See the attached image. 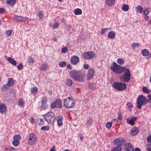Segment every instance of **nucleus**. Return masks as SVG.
<instances>
[{
  "mask_svg": "<svg viewBox=\"0 0 151 151\" xmlns=\"http://www.w3.org/2000/svg\"><path fill=\"white\" fill-rule=\"evenodd\" d=\"M142 91L143 92L147 93H149L151 91L150 90L148 89L146 87H142Z\"/></svg>",
  "mask_w": 151,
  "mask_h": 151,
  "instance_id": "nucleus-31",
  "label": "nucleus"
},
{
  "mask_svg": "<svg viewBox=\"0 0 151 151\" xmlns=\"http://www.w3.org/2000/svg\"><path fill=\"white\" fill-rule=\"evenodd\" d=\"M149 9H147L144 11L143 13L145 15H147L149 14Z\"/></svg>",
  "mask_w": 151,
  "mask_h": 151,
  "instance_id": "nucleus-54",
  "label": "nucleus"
},
{
  "mask_svg": "<svg viewBox=\"0 0 151 151\" xmlns=\"http://www.w3.org/2000/svg\"><path fill=\"white\" fill-rule=\"evenodd\" d=\"M129 9V6L127 4H124L122 6V9L125 12H127Z\"/></svg>",
  "mask_w": 151,
  "mask_h": 151,
  "instance_id": "nucleus-29",
  "label": "nucleus"
},
{
  "mask_svg": "<svg viewBox=\"0 0 151 151\" xmlns=\"http://www.w3.org/2000/svg\"><path fill=\"white\" fill-rule=\"evenodd\" d=\"M147 140L148 142H151V135H150L147 137Z\"/></svg>",
  "mask_w": 151,
  "mask_h": 151,
  "instance_id": "nucleus-53",
  "label": "nucleus"
},
{
  "mask_svg": "<svg viewBox=\"0 0 151 151\" xmlns=\"http://www.w3.org/2000/svg\"><path fill=\"white\" fill-rule=\"evenodd\" d=\"M115 0H105V2L106 5L109 6H111L114 5Z\"/></svg>",
  "mask_w": 151,
  "mask_h": 151,
  "instance_id": "nucleus-19",
  "label": "nucleus"
},
{
  "mask_svg": "<svg viewBox=\"0 0 151 151\" xmlns=\"http://www.w3.org/2000/svg\"><path fill=\"white\" fill-rule=\"evenodd\" d=\"M12 31L8 30L6 31V34H7L9 36H10L12 35Z\"/></svg>",
  "mask_w": 151,
  "mask_h": 151,
  "instance_id": "nucleus-55",
  "label": "nucleus"
},
{
  "mask_svg": "<svg viewBox=\"0 0 151 151\" xmlns=\"http://www.w3.org/2000/svg\"><path fill=\"white\" fill-rule=\"evenodd\" d=\"M57 124L59 126H61L62 125L63 123L62 121H57Z\"/></svg>",
  "mask_w": 151,
  "mask_h": 151,
  "instance_id": "nucleus-62",
  "label": "nucleus"
},
{
  "mask_svg": "<svg viewBox=\"0 0 151 151\" xmlns=\"http://www.w3.org/2000/svg\"><path fill=\"white\" fill-rule=\"evenodd\" d=\"M124 74L120 77L121 81L124 82H127L129 81L130 79V74L129 69L127 68L124 71Z\"/></svg>",
  "mask_w": 151,
  "mask_h": 151,
  "instance_id": "nucleus-6",
  "label": "nucleus"
},
{
  "mask_svg": "<svg viewBox=\"0 0 151 151\" xmlns=\"http://www.w3.org/2000/svg\"><path fill=\"white\" fill-rule=\"evenodd\" d=\"M146 148L148 151H151V143L147 145Z\"/></svg>",
  "mask_w": 151,
  "mask_h": 151,
  "instance_id": "nucleus-51",
  "label": "nucleus"
},
{
  "mask_svg": "<svg viewBox=\"0 0 151 151\" xmlns=\"http://www.w3.org/2000/svg\"><path fill=\"white\" fill-rule=\"evenodd\" d=\"M6 11V10L5 9L3 8H0V14H2L4 13Z\"/></svg>",
  "mask_w": 151,
  "mask_h": 151,
  "instance_id": "nucleus-58",
  "label": "nucleus"
},
{
  "mask_svg": "<svg viewBox=\"0 0 151 151\" xmlns=\"http://www.w3.org/2000/svg\"><path fill=\"white\" fill-rule=\"evenodd\" d=\"M6 109V107L4 104L2 103L0 105V112L2 114H5Z\"/></svg>",
  "mask_w": 151,
  "mask_h": 151,
  "instance_id": "nucleus-18",
  "label": "nucleus"
},
{
  "mask_svg": "<svg viewBox=\"0 0 151 151\" xmlns=\"http://www.w3.org/2000/svg\"><path fill=\"white\" fill-rule=\"evenodd\" d=\"M13 139L14 140H18L19 141L21 139V137L19 135L16 134L14 136Z\"/></svg>",
  "mask_w": 151,
  "mask_h": 151,
  "instance_id": "nucleus-34",
  "label": "nucleus"
},
{
  "mask_svg": "<svg viewBox=\"0 0 151 151\" xmlns=\"http://www.w3.org/2000/svg\"><path fill=\"white\" fill-rule=\"evenodd\" d=\"M112 86L119 91L124 90L126 88V84L121 82H114L112 84Z\"/></svg>",
  "mask_w": 151,
  "mask_h": 151,
  "instance_id": "nucleus-7",
  "label": "nucleus"
},
{
  "mask_svg": "<svg viewBox=\"0 0 151 151\" xmlns=\"http://www.w3.org/2000/svg\"><path fill=\"white\" fill-rule=\"evenodd\" d=\"M40 121L41 122L40 123L39 125L40 126H42L44 124V121L42 119H40Z\"/></svg>",
  "mask_w": 151,
  "mask_h": 151,
  "instance_id": "nucleus-64",
  "label": "nucleus"
},
{
  "mask_svg": "<svg viewBox=\"0 0 151 151\" xmlns=\"http://www.w3.org/2000/svg\"><path fill=\"white\" fill-rule=\"evenodd\" d=\"M117 62L119 65H122L124 64V60L122 58H118L117 60Z\"/></svg>",
  "mask_w": 151,
  "mask_h": 151,
  "instance_id": "nucleus-32",
  "label": "nucleus"
},
{
  "mask_svg": "<svg viewBox=\"0 0 151 151\" xmlns=\"http://www.w3.org/2000/svg\"><path fill=\"white\" fill-rule=\"evenodd\" d=\"M63 101L64 106L67 109L72 108L75 104L74 100L70 97H69L66 99H64Z\"/></svg>",
  "mask_w": 151,
  "mask_h": 151,
  "instance_id": "nucleus-2",
  "label": "nucleus"
},
{
  "mask_svg": "<svg viewBox=\"0 0 151 151\" xmlns=\"http://www.w3.org/2000/svg\"><path fill=\"white\" fill-rule=\"evenodd\" d=\"M61 52L63 53H66L68 51V48L66 47H63L61 49Z\"/></svg>",
  "mask_w": 151,
  "mask_h": 151,
  "instance_id": "nucleus-43",
  "label": "nucleus"
},
{
  "mask_svg": "<svg viewBox=\"0 0 151 151\" xmlns=\"http://www.w3.org/2000/svg\"><path fill=\"white\" fill-rule=\"evenodd\" d=\"M23 67V65L21 63L19 65H18L17 66V69L19 70H20L22 69Z\"/></svg>",
  "mask_w": 151,
  "mask_h": 151,
  "instance_id": "nucleus-48",
  "label": "nucleus"
},
{
  "mask_svg": "<svg viewBox=\"0 0 151 151\" xmlns=\"http://www.w3.org/2000/svg\"><path fill=\"white\" fill-rule=\"evenodd\" d=\"M38 15L39 16L40 18L42 19L43 18V13L42 11L39 12Z\"/></svg>",
  "mask_w": 151,
  "mask_h": 151,
  "instance_id": "nucleus-41",
  "label": "nucleus"
},
{
  "mask_svg": "<svg viewBox=\"0 0 151 151\" xmlns=\"http://www.w3.org/2000/svg\"><path fill=\"white\" fill-rule=\"evenodd\" d=\"M114 144L116 145L121 146L123 144L124 145L125 143H126V141L122 138H118L115 139L113 141Z\"/></svg>",
  "mask_w": 151,
  "mask_h": 151,
  "instance_id": "nucleus-10",
  "label": "nucleus"
},
{
  "mask_svg": "<svg viewBox=\"0 0 151 151\" xmlns=\"http://www.w3.org/2000/svg\"><path fill=\"white\" fill-rule=\"evenodd\" d=\"M38 91V89L37 87H34L32 88L31 93L34 94L35 93Z\"/></svg>",
  "mask_w": 151,
  "mask_h": 151,
  "instance_id": "nucleus-37",
  "label": "nucleus"
},
{
  "mask_svg": "<svg viewBox=\"0 0 151 151\" xmlns=\"http://www.w3.org/2000/svg\"><path fill=\"white\" fill-rule=\"evenodd\" d=\"M59 24L58 23H55L53 25V27L54 28H56L58 27Z\"/></svg>",
  "mask_w": 151,
  "mask_h": 151,
  "instance_id": "nucleus-57",
  "label": "nucleus"
},
{
  "mask_svg": "<svg viewBox=\"0 0 151 151\" xmlns=\"http://www.w3.org/2000/svg\"><path fill=\"white\" fill-rule=\"evenodd\" d=\"M94 70L93 68H91L88 70V73L87 74V76L89 79H91L94 76Z\"/></svg>",
  "mask_w": 151,
  "mask_h": 151,
  "instance_id": "nucleus-16",
  "label": "nucleus"
},
{
  "mask_svg": "<svg viewBox=\"0 0 151 151\" xmlns=\"http://www.w3.org/2000/svg\"><path fill=\"white\" fill-rule=\"evenodd\" d=\"M122 119V114L120 113L119 114L117 119V122H120Z\"/></svg>",
  "mask_w": 151,
  "mask_h": 151,
  "instance_id": "nucleus-39",
  "label": "nucleus"
},
{
  "mask_svg": "<svg viewBox=\"0 0 151 151\" xmlns=\"http://www.w3.org/2000/svg\"><path fill=\"white\" fill-rule=\"evenodd\" d=\"M83 67L85 69H87L89 67V65L88 64H84L83 66Z\"/></svg>",
  "mask_w": 151,
  "mask_h": 151,
  "instance_id": "nucleus-60",
  "label": "nucleus"
},
{
  "mask_svg": "<svg viewBox=\"0 0 151 151\" xmlns=\"http://www.w3.org/2000/svg\"><path fill=\"white\" fill-rule=\"evenodd\" d=\"M63 119V117L61 116H59L57 117V121H62V119Z\"/></svg>",
  "mask_w": 151,
  "mask_h": 151,
  "instance_id": "nucleus-59",
  "label": "nucleus"
},
{
  "mask_svg": "<svg viewBox=\"0 0 151 151\" xmlns=\"http://www.w3.org/2000/svg\"><path fill=\"white\" fill-rule=\"evenodd\" d=\"M28 62L30 64H32L34 62V60L31 57H29L28 59Z\"/></svg>",
  "mask_w": 151,
  "mask_h": 151,
  "instance_id": "nucleus-46",
  "label": "nucleus"
},
{
  "mask_svg": "<svg viewBox=\"0 0 151 151\" xmlns=\"http://www.w3.org/2000/svg\"><path fill=\"white\" fill-rule=\"evenodd\" d=\"M138 132V128L135 127L132 129L130 132V134L132 136H134L137 134Z\"/></svg>",
  "mask_w": 151,
  "mask_h": 151,
  "instance_id": "nucleus-20",
  "label": "nucleus"
},
{
  "mask_svg": "<svg viewBox=\"0 0 151 151\" xmlns=\"http://www.w3.org/2000/svg\"><path fill=\"white\" fill-rule=\"evenodd\" d=\"M7 60L11 64L15 66L17 65V62L11 57H8Z\"/></svg>",
  "mask_w": 151,
  "mask_h": 151,
  "instance_id": "nucleus-22",
  "label": "nucleus"
},
{
  "mask_svg": "<svg viewBox=\"0 0 151 151\" xmlns=\"http://www.w3.org/2000/svg\"><path fill=\"white\" fill-rule=\"evenodd\" d=\"M10 86L7 84L4 85L1 88V90L3 91H6Z\"/></svg>",
  "mask_w": 151,
  "mask_h": 151,
  "instance_id": "nucleus-30",
  "label": "nucleus"
},
{
  "mask_svg": "<svg viewBox=\"0 0 151 151\" xmlns=\"http://www.w3.org/2000/svg\"><path fill=\"white\" fill-rule=\"evenodd\" d=\"M115 34L113 31H111L108 35V37L111 39H114L115 37Z\"/></svg>",
  "mask_w": 151,
  "mask_h": 151,
  "instance_id": "nucleus-23",
  "label": "nucleus"
},
{
  "mask_svg": "<svg viewBox=\"0 0 151 151\" xmlns=\"http://www.w3.org/2000/svg\"><path fill=\"white\" fill-rule=\"evenodd\" d=\"M13 18L15 20L20 22H25L28 20V18L26 17L18 16L16 15H14Z\"/></svg>",
  "mask_w": 151,
  "mask_h": 151,
  "instance_id": "nucleus-12",
  "label": "nucleus"
},
{
  "mask_svg": "<svg viewBox=\"0 0 151 151\" xmlns=\"http://www.w3.org/2000/svg\"><path fill=\"white\" fill-rule=\"evenodd\" d=\"M122 147L121 146H117L113 148L111 151H122Z\"/></svg>",
  "mask_w": 151,
  "mask_h": 151,
  "instance_id": "nucleus-24",
  "label": "nucleus"
},
{
  "mask_svg": "<svg viewBox=\"0 0 151 151\" xmlns=\"http://www.w3.org/2000/svg\"><path fill=\"white\" fill-rule=\"evenodd\" d=\"M47 101V98L45 97H43L42 98V104H46Z\"/></svg>",
  "mask_w": 151,
  "mask_h": 151,
  "instance_id": "nucleus-44",
  "label": "nucleus"
},
{
  "mask_svg": "<svg viewBox=\"0 0 151 151\" xmlns=\"http://www.w3.org/2000/svg\"><path fill=\"white\" fill-rule=\"evenodd\" d=\"M41 108L43 109H46L48 108V106L46 104H42Z\"/></svg>",
  "mask_w": 151,
  "mask_h": 151,
  "instance_id": "nucleus-52",
  "label": "nucleus"
},
{
  "mask_svg": "<svg viewBox=\"0 0 151 151\" xmlns=\"http://www.w3.org/2000/svg\"><path fill=\"white\" fill-rule=\"evenodd\" d=\"M93 120L89 118L87 120V123L90 126L92 124Z\"/></svg>",
  "mask_w": 151,
  "mask_h": 151,
  "instance_id": "nucleus-45",
  "label": "nucleus"
},
{
  "mask_svg": "<svg viewBox=\"0 0 151 151\" xmlns=\"http://www.w3.org/2000/svg\"><path fill=\"white\" fill-rule=\"evenodd\" d=\"M112 122H108L106 124V128L109 129H110L112 125Z\"/></svg>",
  "mask_w": 151,
  "mask_h": 151,
  "instance_id": "nucleus-40",
  "label": "nucleus"
},
{
  "mask_svg": "<svg viewBox=\"0 0 151 151\" xmlns=\"http://www.w3.org/2000/svg\"><path fill=\"white\" fill-rule=\"evenodd\" d=\"M146 100L145 96L142 95H140L137 98V108L139 109H141L142 106L148 102V100Z\"/></svg>",
  "mask_w": 151,
  "mask_h": 151,
  "instance_id": "nucleus-4",
  "label": "nucleus"
},
{
  "mask_svg": "<svg viewBox=\"0 0 151 151\" xmlns=\"http://www.w3.org/2000/svg\"><path fill=\"white\" fill-rule=\"evenodd\" d=\"M24 104V102L22 99H20L18 102V105L20 107H23Z\"/></svg>",
  "mask_w": 151,
  "mask_h": 151,
  "instance_id": "nucleus-28",
  "label": "nucleus"
},
{
  "mask_svg": "<svg viewBox=\"0 0 151 151\" xmlns=\"http://www.w3.org/2000/svg\"><path fill=\"white\" fill-rule=\"evenodd\" d=\"M67 84L69 86H71L73 84V81L71 79H67L66 81Z\"/></svg>",
  "mask_w": 151,
  "mask_h": 151,
  "instance_id": "nucleus-38",
  "label": "nucleus"
},
{
  "mask_svg": "<svg viewBox=\"0 0 151 151\" xmlns=\"http://www.w3.org/2000/svg\"><path fill=\"white\" fill-rule=\"evenodd\" d=\"M109 29H110L109 28H108V29H107V28H104V29H101V34H102V35H103L105 32V30H107Z\"/></svg>",
  "mask_w": 151,
  "mask_h": 151,
  "instance_id": "nucleus-56",
  "label": "nucleus"
},
{
  "mask_svg": "<svg viewBox=\"0 0 151 151\" xmlns=\"http://www.w3.org/2000/svg\"><path fill=\"white\" fill-rule=\"evenodd\" d=\"M49 129V127L48 126H43L42 127L41 129L42 130L45 131V130H48Z\"/></svg>",
  "mask_w": 151,
  "mask_h": 151,
  "instance_id": "nucleus-42",
  "label": "nucleus"
},
{
  "mask_svg": "<svg viewBox=\"0 0 151 151\" xmlns=\"http://www.w3.org/2000/svg\"><path fill=\"white\" fill-rule=\"evenodd\" d=\"M126 106L129 109H132L133 107L131 103L128 102L126 104Z\"/></svg>",
  "mask_w": 151,
  "mask_h": 151,
  "instance_id": "nucleus-50",
  "label": "nucleus"
},
{
  "mask_svg": "<svg viewBox=\"0 0 151 151\" xmlns=\"http://www.w3.org/2000/svg\"><path fill=\"white\" fill-rule=\"evenodd\" d=\"M132 47L134 48H138L139 45L138 43H133L132 45Z\"/></svg>",
  "mask_w": 151,
  "mask_h": 151,
  "instance_id": "nucleus-47",
  "label": "nucleus"
},
{
  "mask_svg": "<svg viewBox=\"0 0 151 151\" xmlns=\"http://www.w3.org/2000/svg\"><path fill=\"white\" fill-rule=\"evenodd\" d=\"M12 144L15 146H17L19 144V141L18 140H14L12 142Z\"/></svg>",
  "mask_w": 151,
  "mask_h": 151,
  "instance_id": "nucleus-33",
  "label": "nucleus"
},
{
  "mask_svg": "<svg viewBox=\"0 0 151 151\" xmlns=\"http://www.w3.org/2000/svg\"><path fill=\"white\" fill-rule=\"evenodd\" d=\"M17 0H6V3L7 4L10 6H14Z\"/></svg>",
  "mask_w": 151,
  "mask_h": 151,
  "instance_id": "nucleus-21",
  "label": "nucleus"
},
{
  "mask_svg": "<svg viewBox=\"0 0 151 151\" xmlns=\"http://www.w3.org/2000/svg\"><path fill=\"white\" fill-rule=\"evenodd\" d=\"M124 151H134V149L131 144L129 143H125Z\"/></svg>",
  "mask_w": 151,
  "mask_h": 151,
  "instance_id": "nucleus-14",
  "label": "nucleus"
},
{
  "mask_svg": "<svg viewBox=\"0 0 151 151\" xmlns=\"http://www.w3.org/2000/svg\"><path fill=\"white\" fill-rule=\"evenodd\" d=\"M62 101L60 99H58L54 102L51 104L50 107L51 108L54 109L56 107L61 109L62 107Z\"/></svg>",
  "mask_w": 151,
  "mask_h": 151,
  "instance_id": "nucleus-8",
  "label": "nucleus"
},
{
  "mask_svg": "<svg viewBox=\"0 0 151 151\" xmlns=\"http://www.w3.org/2000/svg\"><path fill=\"white\" fill-rule=\"evenodd\" d=\"M94 84L93 83H90L88 85V88L91 90H93L94 88Z\"/></svg>",
  "mask_w": 151,
  "mask_h": 151,
  "instance_id": "nucleus-49",
  "label": "nucleus"
},
{
  "mask_svg": "<svg viewBox=\"0 0 151 151\" xmlns=\"http://www.w3.org/2000/svg\"><path fill=\"white\" fill-rule=\"evenodd\" d=\"M79 61V57L76 55L72 56L70 59V62L73 65H76L78 63Z\"/></svg>",
  "mask_w": 151,
  "mask_h": 151,
  "instance_id": "nucleus-15",
  "label": "nucleus"
},
{
  "mask_svg": "<svg viewBox=\"0 0 151 151\" xmlns=\"http://www.w3.org/2000/svg\"><path fill=\"white\" fill-rule=\"evenodd\" d=\"M81 73L79 71L73 70H71L70 72V76L73 80H75L78 76Z\"/></svg>",
  "mask_w": 151,
  "mask_h": 151,
  "instance_id": "nucleus-11",
  "label": "nucleus"
},
{
  "mask_svg": "<svg viewBox=\"0 0 151 151\" xmlns=\"http://www.w3.org/2000/svg\"><path fill=\"white\" fill-rule=\"evenodd\" d=\"M95 55V54L94 52L88 51L84 52L83 56L84 59L88 60L93 58Z\"/></svg>",
  "mask_w": 151,
  "mask_h": 151,
  "instance_id": "nucleus-9",
  "label": "nucleus"
},
{
  "mask_svg": "<svg viewBox=\"0 0 151 151\" xmlns=\"http://www.w3.org/2000/svg\"><path fill=\"white\" fill-rule=\"evenodd\" d=\"M142 55L145 56H147L148 58H150L151 57V54H149V52L148 50L146 49H144L142 51Z\"/></svg>",
  "mask_w": 151,
  "mask_h": 151,
  "instance_id": "nucleus-17",
  "label": "nucleus"
},
{
  "mask_svg": "<svg viewBox=\"0 0 151 151\" xmlns=\"http://www.w3.org/2000/svg\"><path fill=\"white\" fill-rule=\"evenodd\" d=\"M9 80L8 82V85L10 86H13L14 83V80L11 78H9Z\"/></svg>",
  "mask_w": 151,
  "mask_h": 151,
  "instance_id": "nucleus-26",
  "label": "nucleus"
},
{
  "mask_svg": "<svg viewBox=\"0 0 151 151\" xmlns=\"http://www.w3.org/2000/svg\"><path fill=\"white\" fill-rule=\"evenodd\" d=\"M129 124H130L132 126H133L134 123V122L131 119H130V120H129Z\"/></svg>",
  "mask_w": 151,
  "mask_h": 151,
  "instance_id": "nucleus-61",
  "label": "nucleus"
},
{
  "mask_svg": "<svg viewBox=\"0 0 151 151\" xmlns=\"http://www.w3.org/2000/svg\"><path fill=\"white\" fill-rule=\"evenodd\" d=\"M85 75L81 72L75 80L79 82H83L85 81Z\"/></svg>",
  "mask_w": 151,
  "mask_h": 151,
  "instance_id": "nucleus-13",
  "label": "nucleus"
},
{
  "mask_svg": "<svg viewBox=\"0 0 151 151\" xmlns=\"http://www.w3.org/2000/svg\"><path fill=\"white\" fill-rule=\"evenodd\" d=\"M137 12L139 13H142L143 11V9L141 6H139L136 8Z\"/></svg>",
  "mask_w": 151,
  "mask_h": 151,
  "instance_id": "nucleus-36",
  "label": "nucleus"
},
{
  "mask_svg": "<svg viewBox=\"0 0 151 151\" xmlns=\"http://www.w3.org/2000/svg\"><path fill=\"white\" fill-rule=\"evenodd\" d=\"M45 120L48 123L51 124L55 121V117L54 113L49 111L44 115Z\"/></svg>",
  "mask_w": 151,
  "mask_h": 151,
  "instance_id": "nucleus-3",
  "label": "nucleus"
},
{
  "mask_svg": "<svg viewBox=\"0 0 151 151\" xmlns=\"http://www.w3.org/2000/svg\"><path fill=\"white\" fill-rule=\"evenodd\" d=\"M48 65L46 64H42L40 67V69L43 71H46L48 68Z\"/></svg>",
  "mask_w": 151,
  "mask_h": 151,
  "instance_id": "nucleus-25",
  "label": "nucleus"
},
{
  "mask_svg": "<svg viewBox=\"0 0 151 151\" xmlns=\"http://www.w3.org/2000/svg\"><path fill=\"white\" fill-rule=\"evenodd\" d=\"M66 65V63L65 61L61 62L59 64V66L61 67H63L65 66Z\"/></svg>",
  "mask_w": 151,
  "mask_h": 151,
  "instance_id": "nucleus-35",
  "label": "nucleus"
},
{
  "mask_svg": "<svg viewBox=\"0 0 151 151\" xmlns=\"http://www.w3.org/2000/svg\"><path fill=\"white\" fill-rule=\"evenodd\" d=\"M111 68L113 72L119 74L124 72L126 69L125 67L118 65L114 62L111 64Z\"/></svg>",
  "mask_w": 151,
  "mask_h": 151,
  "instance_id": "nucleus-1",
  "label": "nucleus"
},
{
  "mask_svg": "<svg viewBox=\"0 0 151 151\" xmlns=\"http://www.w3.org/2000/svg\"><path fill=\"white\" fill-rule=\"evenodd\" d=\"M26 138L28 143L30 145H33L37 142V138L34 133H30L28 134Z\"/></svg>",
  "mask_w": 151,
  "mask_h": 151,
  "instance_id": "nucleus-5",
  "label": "nucleus"
},
{
  "mask_svg": "<svg viewBox=\"0 0 151 151\" xmlns=\"http://www.w3.org/2000/svg\"><path fill=\"white\" fill-rule=\"evenodd\" d=\"M74 13L75 15H80L82 14V11L81 9L77 8L74 11Z\"/></svg>",
  "mask_w": 151,
  "mask_h": 151,
  "instance_id": "nucleus-27",
  "label": "nucleus"
},
{
  "mask_svg": "<svg viewBox=\"0 0 151 151\" xmlns=\"http://www.w3.org/2000/svg\"><path fill=\"white\" fill-rule=\"evenodd\" d=\"M30 121L31 122L32 124H34L35 122L34 118L33 117H32L30 119Z\"/></svg>",
  "mask_w": 151,
  "mask_h": 151,
  "instance_id": "nucleus-63",
  "label": "nucleus"
}]
</instances>
